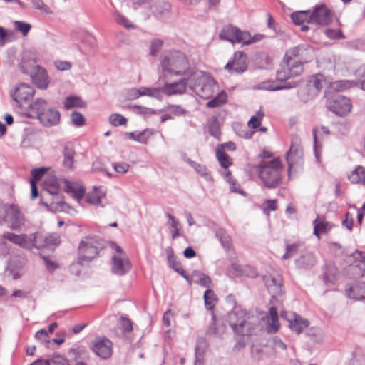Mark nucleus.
<instances>
[{
  "label": "nucleus",
  "instance_id": "obj_1",
  "mask_svg": "<svg viewBox=\"0 0 365 365\" xmlns=\"http://www.w3.org/2000/svg\"><path fill=\"white\" fill-rule=\"evenodd\" d=\"M29 115L37 118L40 123L45 127H53L60 123L61 114L54 108L48 106L43 98H36L29 106Z\"/></svg>",
  "mask_w": 365,
  "mask_h": 365
},
{
  "label": "nucleus",
  "instance_id": "obj_2",
  "mask_svg": "<svg viewBox=\"0 0 365 365\" xmlns=\"http://www.w3.org/2000/svg\"><path fill=\"white\" fill-rule=\"evenodd\" d=\"M161 66L165 76H181L188 70L189 62L180 51H165L161 55Z\"/></svg>",
  "mask_w": 365,
  "mask_h": 365
},
{
  "label": "nucleus",
  "instance_id": "obj_3",
  "mask_svg": "<svg viewBox=\"0 0 365 365\" xmlns=\"http://www.w3.org/2000/svg\"><path fill=\"white\" fill-rule=\"evenodd\" d=\"M256 170L267 188L274 189L280 185L282 166L279 158L262 161L256 166Z\"/></svg>",
  "mask_w": 365,
  "mask_h": 365
},
{
  "label": "nucleus",
  "instance_id": "obj_4",
  "mask_svg": "<svg viewBox=\"0 0 365 365\" xmlns=\"http://www.w3.org/2000/svg\"><path fill=\"white\" fill-rule=\"evenodd\" d=\"M188 87L202 98H211L217 88L215 81L204 72H192L188 77Z\"/></svg>",
  "mask_w": 365,
  "mask_h": 365
},
{
  "label": "nucleus",
  "instance_id": "obj_5",
  "mask_svg": "<svg viewBox=\"0 0 365 365\" xmlns=\"http://www.w3.org/2000/svg\"><path fill=\"white\" fill-rule=\"evenodd\" d=\"M227 321L233 331L241 336H250L253 334L255 326L247 322L246 312L240 307H235L229 312Z\"/></svg>",
  "mask_w": 365,
  "mask_h": 365
},
{
  "label": "nucleus",
  "instance_id": "obj_6",
  "mask_svg": "<svg viewBox=\"0 0 365 365\" xmlns=\"http://www.w3.org/2000/svg\"><path fill=\"white\" fill-rule=\"evenodd\" d=\"M103 247L102 241L97 237H85L78 245V261L80 264L93 260Z\"/></svg>",
  "mask_w": 365,
  "mask_h": 365
},
{
  "label": "nucleus",
  "instance_id": "obj_7",
  "mask_svg": "<svg viewBox=\"0 0 365 365\" xmlns=\"http://www.w3.org/2000/svg\"><path fill=\"white\" fill-rule=\"evenodd\" d=\"M21 70L24 73L30 74L33 82L41 89H46L50 83L46 71L42 67L35 65V62L27 61L24 57L21 63Z\"/></svg>",
  "mask_w": 365,
  "mask_h": 365
},
{
  "label": "nucleus",
  "instance_id": "obj_8",
  "mask_svg": "<svg viewBox=\"0 0 365 365\" xmlns=\"http://www.w3.org/2000/svg\"><path fill=\"white\" fill-rule=\"evenodd\" d=\"M60 184L58 180L54 176L48 177L44 181V189L46 195L53 196L51 202V206L58 210L64 211L71 214L74 210L66 202L62 200L59 196Z\"/></svg>",
  "mask_w": 365,
  "mask_h": 365
},
{
  "label": "nucleus",
  "instance_id": "obj_9",
  "mask_svg": "<svg viewBox=\"0 0 365 365\" xmlns=\"http://www.w3.org/2000/svg\"><path fill=\"white\" fill-rule=\"evenodd\" d=\"M304 153L301 145L300 138L295 135L292 138L291 146L287 154V162L288 164V175L294 167H301L304 162Z\"/></svg>",
  "mask_w": 365,
  "mask_h": 365
},
{
  "label": "nucleus",
  "instance_id": "obj_10",
  "mask_svg": "<svg viewBox=\"0 0 365 365\" xmlns=\"http://www.w3.org/2000/svg\"><path fill=\"white\" fill-rule=\"evenodd\" d=\"M327 108L339 116L347 115L351 110V100L344 96L336 95L329 98L326 103Z\"/></svg>",
  "mask_w": 365,
  "mask_h": 365
},
{
  "label": "nucleus",
  "instance_id": "obj_11",
  "mask_svg": "<svg viewBox=\"0 0 365 365\" xmlns=\"http://www.w3.org/2000/svg\"><path fill=\"white\" fill-rule=\"evenodd\" d=\"M303 72V66L296 59L287 58V62L277 71L276 77L279 81L299 76Z\"/></svg>",
  "mask_w": 365,
  "mask_h": 365
},
{
  "label": "nucleus",
  "instance_id": "obj_12",
  "mask_svg": "<svg viewBox=\"0 0 365 365\" xmlns=\"http://www.w3.org/2000/svg\"><path fill=\"white\" fill-rule=\"evenodd\" d=\"M92 351L102 359H109L113 353V343L105 336H98L90 343Z\"/></svg>",
  "mask_w": 365,
  "mask_h": 365
},
{
  "label": "nucleus",
  "instance_id": "obj_13",
  "mask_svg": "<svg viewBox=\"0 0 365 365\" xmlns=\"http://www.w3.org/2000/svg\"><path fill=\"white\" fill-rule=\"evenodd\" d=\"M219 36L220 39L232 43H239L243 45V42L247 41L248 35L247 31H242L237 27L229 25L222 28Z\"/></svg>",
  "mask_w": 365,
  "mask_h": 365
},
{
  "label": "nucleus",
  "instance_id": "obj_14",
  "mask_svg": "<svg viewBox=\"0 0 365 365\" xmlns=\"http://www.w3.org/2000/svg\"><path fill=\"white\" fill-rule=\"evenodd\" d=\"M9 227L13 230L20 231L25 224L24 215L19 208L14 205H7L6 214Z\"/></svg>",
  "mask_w": 365,
  "mask_h": 365
},
{
  "label": "nucleus",
  "instance_id": "obj_15",
  "mask_svg": "<svg viewBox=\"0 0 365 365\" xmlns=\"http://www.w3.org/2000/svg\"><path fill=\"white\" fill-rule=\"evenodd\" d=\"M247 68V56L242 51L234 53L233 58L225 66L230 74H242Z\"/></svg>",
  "mask_w": 365,
  "mask_h": 365
},
{
  "label": "nucleus",
  "instance_id": "obj_16",
  "mask_svg": "<svg viewBox=\"0 0 365 365\" xmlns=\"http://www.w3.org/2000/svg\"><path fill=\"white\" fill-rule=\"evenodd\" d=\"M314 51L312 48L307 44L299 45L292 48L286 53V57L291 59L298 58L299 63L303 64L310 61L313 57Z\"/></svg>",
  "mask_w": 365,
  "mask_h": 365
},
{
  "label": "nucleus",
  "instance_id": "obj_17",
  "mask_svg": "<svg viewBox=\"0 0 365 365\" xmlns=\"http://www.w3.org/2000/svg\"><path fill=\"white\" fill-rule=\"evenodd\" d=\"M265 286L272 297L281 295L282 293V277L277 273L265 274L262 278Z\"/></svg>",
  "mask_w": 365,
  "mask_h": 365
},
{
  "label": "nucleus",
  "instance_id": "obj_18",
  "mask_svg": "<svg viewBox=\"0 0 365 365\" xmlns=\"http://www.w3.org/2000/svg\"><path fill=\"white\" fill-rule=\"evenodd\" d=\"M34 93L35 91L32 86L22 83L16 87L11 93V97L18 104L22 106L33 98Z\"/></svg>",
  "mask_w": 365,
  "mask_h": 365
},
{
  "label": "nucleus",
  "instance_id": "obj_19",
  "mask_svg": "<svg viewBox=\"0 0 365 365\" xmlns=\"http://www.w3.org/2000/svg\"><path fill=\"white\" fill-rule=\"evenodd\" d=\"M281 317L289 322V328L297 334H300L304 328L309 326L307 319L294 312H282Z\"/></svg>",
  "mask_w": 365,
  "mask_h": 365
},
{
  "label": "nucleus",
  "instance_id": "obj_20",
  "mask_svg": "<svg viewBox=\"0 0 365 365\" xmlns=\"http://www.w3.org/2000/svg\"><path fill=\"white\" fill-rule=\"evenodd\" d=\"M331 19L330 11L324 4L317 6L312 14H310L309 21L311 24L319 25L328 24Z\"/></svg>",
  "mask_w": 365,
  "mask_h": 365
},
{
  "label": "nucleus",
  "instance_id": "obj_21",
  "mask_svg": "<svg viewBox=\"0 0 365 365\" xmlns=\"http://www.w3.org/2000/svg\"><path fill=\"white\" fill-rule=\"evenodd\" d=\"M130 269V263L126 257L113 255L112 257V268L113 274L122 276L126 274Z\"/></svg>",
  "mask_w": 365,
  "mask_h": 365
},
{
  "label": "nucleus",
  "instance_id": "obj_22",
  "mask_svg": "<svg viewBox=\"0 0 365 365\" xmlns=\"http://www.w3.org/2000/svg\"><path fill=\"white\" fill-rule=\"evenodd\" d=\"M327 84L324 76L322 74L312 76L307 84V89L311 98L316 96L322 88Z\"/></svg>",
  "mask_w": 365,
  "mask_h": 365
},
{
  "label": "nucleus",
  "instance_id": "obj_23",
  "mask_svg": "<svg viewBox=\"0 0 365 365\" xmlns=\"http://www.w3.org/2000/svg\"><path fill=\"white\" fill-rule=\"evenodd\" d=\"M188 86V78L173 83H165L162 88V92L167 96L178 95L183 93Z\"/></svg>",
  "mask_w": 365,
  "mask_h": 365
},
{
  "label": "nucleus",
  "instance_id": "obj_24",
  "mask_svg": "<svg viewBox=\"0 0 365 365\" xmlns=\"http://www.w3.org/2000/svg\"><path fill=\"white\" fill-rule=\"evenodd\" d=\"M63 181L65 185V191L72 194L75 199L79 201L84 197L86 190L81 183L71 182L66 179H63Z\"/></svg>",
  "mask_w": 365,
  "mask_h": 365
},
{
  "label": "nucleus",
  "instance_id": "obj_25",
  "mask_svg": "<svg viewBox=\"0 0 365 365\" xmlns=\"http://www.w3.org/2000/svg\"><path fill=\"white\" fill-rule=\"evenodd\" d=\"M2 237L24 249L29 248V246L31 245L29 242V236L25 234L16 235L13 232H6L3 234Z\"/></svg>",
  "mask_w": 365,
  "mask_h": 365
},
{
  "label": "nucleus",
  "instance_id": "obj_26",
  "mask_svg": "<svg viewBox=\"0 0 365 365\" xmlns=\"http://www.w3.org/2000/svg\"><path fill=\"white\" fill-rule=\"evenodd\" d=\"M349 298L360 300L365 298V282H358L346 289Z\"/></svg>",
  "mask_w": 365,
  "mask_h": 365
},
{
  "label": "nucleus",
  "instance_id": "obj_27",
  "mask_svg": "<svg viewBox=\"0 0 365 365\" xmlns=\"http://www.w3.org/2000/svg\"><path fill=\"white\" fill-rule=\"evenodd\" d=\"M63 164L64 167L68 169H73V165L74 162V157L76 152L73 146L71 143H66L63 149Z\"/></svg>",
  "mask_w": 365,
  "mask_h": 365
},
{
  "label": "nucleus",
  "instance_id": "obj_28",
  "mask_svg": "<svg viewBox=\"0 0 365 365\" xmlns=\"http://www.w3.org/2000/svg\"><path fill=\"white\" fill-rule=\"evenodd\" d=\"M316 259L314 255L311 252L302 254L295 260V264L298 268L309 269L315 264Z\"/></svg>",
  "mask_w": 365,
  "mask_h": 365
},
{
  "label": "nucleus",
  "instance_id": "obj_29",
  "mask_svg": "<svg viewBox=\"0 0 365 365\" xmlns=\"http://www.w3.org/2000/svg\"><path fill=\"white\" fill-rule=\"evenodd\" d=\"M191 280L193 283L207 289L212 286L210 277L200 271H194L191 274Z\"/></svg>",
  "mask_w": 365,
  "mask_h": 365
},
{
  "label": "nucleus",
  "instance_id": "obj_30",
  "mask_svg": "<svg viewBox=\"0 0 365 365\" xmlns=\"http://www.w3.org/2000/svg\"><path fill=\"white\" fill-rule=\"evenodd\" d=\"M359 81L339 80L330 83V88L335 91L341 92L355 86H359Z\"/></svg>",
  "mask_w": 365,
  "mask_h": 365
},
{
  "label": "nucleus",
  "instance_id": "obj_31",
  "mask_svg": "<svg viewBox=\"0 0 365 365\" xmlns=\"http://www.w3.org/2000/svg\"><path fill=\"white\" fill-rule=\"evenodd\" d=\"M29 242L31 244L28 250L36 247L38 250L46 247V235L41 233H33L29 236Z\"/></svg>",
  "mask_w": 365,
  "mask_h": 365
},
{
  "label": "nucleus",
  "instance_id": "obj_32",
  "mask_svg": "<svg viewBox=\"0 0 365 365\" xmlns=\"http://www.w3.org/2000/svg\"><path fill=\"white\" fill-rule=\"evenodd\" d=\"M314 224V234L319 238V233H326L329 232L332 225L324 219L317 218L313 221Z\"/></svg>",
  "mask_w": 365,
  "mask_h": 365
},
{
  "label": "nucleus",
  "instance_id": "obj_33",
  "mask_svg": "<svg viewBox=\"0 0 365 365\" xmlns=\"http://www.w3.org/2000/svg\"><path fill=\"white\" fill-rule=\"evenodd\" d=\"M297 86V83H284L283 84H277L274 81H267L262 83L261 88L267 91H279L282 89H289Z\"/></svg>",
  "mask_w": 365,
  "mask_h": 365
},
{
  "label": "nucleus",
  "instance_id": "obj_34",
  "mask_svg": "<svg viewBox=\"0 0 365 365\" xmlns=\"http://www.w3.org/2000/svg\"><path fill=\"white\" fill-rule=\"evenodd\" d=\"M63 106L66 110H70L74 108H84L86 106V103L79 96H69L65 98Z\"/></svg>",
  "mask_w": 365,
  "mask_h": 365
},
{
  "label": "nucleus",
  "instance_id": "obj_35",
  "mask_svg": "<svg viewBox=\"0 0 365 365\" xmlns=\"http://www.w3.org/2000/svg\"><path fill=\"white\" fill-rule=\"evenodd\" d=\"M104 197L105 193L99 188L94 187L93 190L86 195V200L90 204L98 205H101V199Z\"/></svg>",
  "mask_w": 365,
  "mask_h": 365
},
{
  "label": "nucleus",
  "instance_id": "obj_36",
  "mask_svg": "<svg viewBox=\"0 0 365 365\" xmlns=\"http://www.w3.org/2000/svg\"><path fill=\"white\" fill-rule=\"evenodd\" d=\"M309 16V11H297L291 14V19L293 23L297 25H302L305 22L311 24Z\"/></svg>",
  "mask_w": 365,
  "mask_h": 365
},
{
  "label": "nucleus",
  "instance_id": "obj_37",
  "mask_svg": "<svg viewBox=\"0 0 365 365\" xmlns=\"http://www.w3.org/2000/svg\"><path fill=\"white\" fill-rule=\"evenodd\" d=\"M338 274L337 268L332 264H329L325 267L324 272V279L325 283L334 284L336 280Z\"/></svg>",
  "mask_w": 365,
  "mask_h": 365
},
{
  "label": "nucleus",
  "instance_id": "obj_38",
  "mask_svg": "<svg viewBox=\"0 0 365 365\" xmlns=\"http://www.w3.org/2000/svg\"><path fill=\"white\" fill-rule=\"evenodd\" d=\"M352 183H360L365 181V169L362 166H357L348 176Z\"/></svg>",
  "mask_w": 365,
  "mask_h": 365
},
{
  "label": "nucleus",
  "instance_id": "obj_39",
  "mask_svg": "<svg viewBox=\"0 0 365 365\" xmlns=\"http://www.w3.org/2000/svg\"><path fill=\"white\" fill-rule=\"evenodd\" d=\"M203 298L206 308L209 310H212L215 307L217 301L216 294H215L214 291L208 288L205 292Z\"/></svg>",
  "mask_w": 365,
  "mask_h": 365
},
{
  "label": "nucleus",
  "instance_id": "obj_40",
  "mask_svg": "<svg viewBox=\"0 0 365 365\" xmlns=\"http://www.w3.org/2000/svg\"><path fill=\"white\" fill-rule=\"evenodd\" d=\"M187 161L199 175L205 178L207 180L212 179L210 172L205 165L197 163L190 159H188Z\"/></svg>",
  "mask_w": 365,
  "mask_h": 365
},
{
  "label": "nucleus",
  "instance_id": "obj_41",
  "mask_svg": "<svg viewBox=\"0 0 365 365\" xmlns=\"http://www.w3.org/2000/svg\"><path fill=\"white\" fill-rule=\"evenodd\" d=\"M113 17L115 22L128 29H134L136 28L134 24L130 22V21L125 16L120 14L118 11H115L113 14Z\"/></svg>",
  "mask_w": 365,
  "mask_h": 365
},
{
  "label": "nucleus",
  "instance_id": "obj_42",
  "mask_svg": "<svg viewBox=\"0 0 365 365\" xmlns=\"http://www.w3.org/2000/svg\"><path fill=\"white\" fill-rule=\"evenodd\" d=\"M168 220L170 221L169 223L170 230L171 232L172 238L175 239L180 236L179 233V222L170 214L166 215Z\"/></svg>",
  "mask_w": 365,
  "mask_h": 365
},
{
  "label": "nucleus",
  "instance_id": "obj_43",
  "mask_svg": "<svg viewBox=\"0 0 365 365\" xmlns=\"http://www.w3.org/2000/svg\"><path fill=\"white\" fill-rule=\"evenodd\" d=\"M216 157L220 164L224 168H227L231 165V160L228 155L225 153L222 149L217 148L216 150Z\"/></svg>",
  "mask_w": 365,
  "mask_h": 365
},
{
  "label": "nucleus",
  "instance_id": "obj_44",
  "mask_svg": "<svg viewBox=\"0 0 365 365\" xmlns=\"http://www.w3.org/2000/svg\"><path fill=\"white\" fill-rule=\"evenodd\" d=\"M264 116V113L260 108L255 115H252L248 121V126L253 129H256L261 125V121Z\"/></svg>",
  "mask_w": 365,
  "mask_h": 365
},
{
  "label": "nucleus",
  "instance_id": "obj_45",
  "mask_svg": "<svg viewBox=\"0 0 365 365\" xmlns=\"http://www.w3.org/2000/svg\"><path fill=\"white\" fill-rule=\"evenodd\" d=\"M226 101V93L223 91L218 93L214 98L207 103L208 108H217Z\"/></svg>",
  "mask_w": 365,
  "mask_h": 365
},
{
  "label": "nucleus",
  "instance_id": "obj_46",
  "mask_svg": "<svg viewBox=\"0 0 365 365\" xmlns=\"http://www.w3.org/2000/svg\"><path fill=\"white\" fill-rule=\"evenodd\" d=\"M225 178L230 184V189L231 192L243 195V191L240 188L239 185L233 180L230 171H226Z\"/></svg>",
  "mask_w": 365,
  "mask_h": 365
},
{
  "label": "nucleus",
  "instance_id": "obj_47",
  "mask_svg": "<svg viewBox=\"0 0 365 365\" xmlns=\"http://www.w3.org/2000/svg\"><path fill=\"white\" fill-rule=\"evenodd\" d=\"M301 246L299 242H296L293 244H286V252L282 255V259L283 260H286L291 257L292 255H295Z\"/></svg>",
  "mask_w": 365,
  "mask_h": 365
},
{
  "label": "nucleus",
  "instance_id": "obj_48",
  "mask_svg": "<svg viewBox=\"0 0 365 365\" xmlns=\"http://www.w3.org/2000/svg\"><path fill=\"white\" fill-rule=\"evenodd\" d=\"M216 237L220 240L222 246L228 248L230 245V238L223 229H218L216 231Z\"/></svg>",
  "mask_w": 365,
  "mask_h": 365
},
{
  "label": "nucleus",
  "instance_id": "obj_49",
  "mask_svg": "<svg viewBox=\"0 0 365 365\" xmlns=\"http://www.w3.org/2000/svg\"><path fill=\"white\" fill-rule=\"evenodd\" d=\"M14 26L17 31L21 32L24 36H26L31 29V24L20 21H15Z\"/></svg>",
  "mask_w": 365,
  "mask_h": 365
},
{
  "label": "nucleus",
  "instance_id": "obj_50",
  "mask_svg": "<svg viewBox=\"0 0 365 365\" xmlns=\"http://www.w3.org/2000/svg\"><path fill=\"white\" fill-rule=\"evenodd\" d=\"M71 121L76 127H81L85 124V118L81 113L74 111L71 114Z\"/></svg>",
  "mask_w": 365,
  "mask_h": 365
},
{
  "label": "nucleus",
  "instance_id": "obj_51",
  "mask_svg": "<svg viewBox=\"0 0 365 365\" xmlns=\"http://www.w3.org/2000/svg\"><path fill=\"white\" fill-rule=\"evenodd\" d=\"M269 321H271V327L273 331L275 332L278 330L279 324L278 323V316L277 309L274 307L269 309Z\"/></svg>",
  "mask_w": 365,
  "mask_h": 365
},
{
  "label": "nucleus",
  "instance_id": "obj_52",
  "mask_svg": "<svg viewBox=\"0 0 365 365\" xmlns=\"http://www.w3.org/2000/svg\"><path fill=\"white\" fill-rule=\"evenodd\" d=\"M163 45V41L156 38L152 41L150 45V54L152 56H156Z\"/></svg>",
  "mask_w": 365,
  "mask_h": 365
},
{
  "label": "nucleus",
  "instance_id": "obj_53",
  "mask_svg": "<svg viewBox=\"0 0 365 365\" xmlns=\"http://www.w3.org/2000/svg\"><path fill=\"white\" fill-rule=\"evenodd\" d=\"M110 123L114 126H119L125 125L127 122V119L123 115L115 113L110 116Z\"/></svg>",
  "mask_w": 365,
  "mask_h": 365
},
{
  "label": "nucleus",
  "instance_id": "obj_54",
  "mask_svg": "<svg viewBox=\"0 0 365 365\" xmlns=\"http://www.w3.org/2000/svg\"><path fill=\"white\" fill-rule=\"evenodd\" d=\"M147 132L148 130H145L139 133H128V135H129L130 139L145 144L147 143V138L145 137V134L147 133Z\"/></svg>",
  "mask_w": 365,
  "mask_h": 365
},
{
  "label": "nucleus",
  "instance_id": "obj_55",
  "mask_svg": "<svg viewBox=\"0 0 365 365\" xmlns=\"http://www.w3.org/2000/svg\"><path fill=\"white\" fill-rule=\"evenodd\" d=\"M35 336L38 340L45 343L46 346H48V344L51 343L48 332L45 329L38 331L36 333Z\"/></svg>",
  "mask_w": 365,
  "mask_h": 365
},
{
  "label": "nucleus",
  "instance_id": "obj_56",
  "mask_svg": "<svg viewBox=\"0 0 365 365\" xmlns=\"http://www.w3.org/2000/svg\"><path fill=\"white\" fill-rule=\"evenodd\" d=\"M112 166L117 173L120 174L127 173L130 168V165L126 163H113Z\"/></svg>",
  "mask_w": 365,
  "mask_h": 365
},
{
  "label": "nucleus",
  "instance_id": "obj_57",
  "mask_svg": "<svg viewBox=\"0 0 365 365\" xmlns=\"http://www.w3.org/2000/svg\"><path fill=\"white\" fill-rule=\"evenodd\" d=\"M227 272L232 277H240L242 275L243 271L242 270L240 266L237 264H232L228 269Z\"/></svg>",
  "mask_w": 365,
  "mask_h": 365
},
{
  "label": "nucleus",
  "instance_id": "obj_58",
  "mask_svg": "<svg viewBox=\"0 0 365 365\" xmlns=\"http://www.w3.org/2000/svg\"><path fill=\"white\" fill-rule=\"evenodd\" d=\"M167 253L169 266L172 267L175 271V269H178L180 268L181 265L176 261L175 257L173 256V252L170 250L168 251Z\"/></svg>",
  "mask_w": 365,
  "mask_h": 365
},
{
  "label": "nucleus",
  "instance_id": "obj_59",
  "mask_svg": "<svg viewBox=\"0 0 365 365\" xmlns=\"http://www.w3.org/2000/svg\"><path fill=\"white\" fill-rule=\"evenodd\" d=\"M48 168H34L31 170V175L33 177V180H38L41 178V177L46 173Z\"/></svg>",
  "mask_w": 365,
  "mask_h": 365
},
{
  "label": "nucleus",
  "instance_id": "obj_60",
  "mask_svg": "<svg viewBox=\"0 0 365 365\" xmlns=\"http://www.w3.org/2000/svg\"><path fill=\"white\" fill-rule=\"evenodd\" d=\"M120 325L123 332H130L133 330V324L130 319L121 317Z\"/></svg>",
  "mask_w": 365,
  "mask_h": 365
},
{
  "label": "nucleus",
  "instance_id": "obj_61",
  "mask_svg": "<svg viewBox=\"0 0 365 365\" xmlns=\"http://www.w3.org/2000/svg\"><path fill=\"white\" fill-rule=\"evenodd\" d=\"M31 3L33 6L37 9L43 11L46 13L50 11L49 7L45 5L43 0H32Z\"/></svg>",
  "mask_w": 365,
  "mask_h": 365
},
{
  "label": "nucleus",
  "instance_id": "obj_62",
  "mask_svg": "<svg viewBox=\"0 0 365 365\" xmlns=\"http://www.w3.org/2000/svg\"><path fill=\"white\" fill-rule=\"evenodd\" d=\"M325 33L328 38L332 39L340 38L342 36L341 32L339 29H328Z\"/></svg>",
  "mask_w": 365,
  "mask_h": 365
},
{
  "label": "nucleus",
  "instance_id": "obj_63",
  "mask_svg": "<svg viewBox=\"0 0 365 365\" xmlns=\"http://www.w3.org/2000/svg\"><path fill=\"white\" fill-rule=\"evenodd\" d=\"M169 110L171 113L177 116L184 115L187 113L181 106L175 105L170 106Z\"/></svg>",
  "mask_w": 365,
  "mask_h": 365
},
{
  "label": "nucleus",
  "instance_id": "obj_64",
  "mask_svg": "<svg viewBox=\"0 0 365 365\" xmlns=\"http://www.w3.org/2000/svg\"><path fill=\"white\" fill-rule=\"evenodd\" d=\"M49 365H69L68 361L62 356H56Z\"/></svg>",
  "mask_w": 365,
  "mask_h": 365
}]
</instances>
